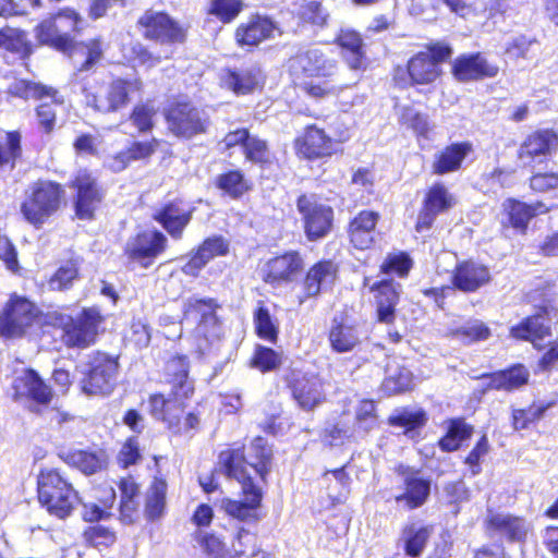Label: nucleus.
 Listing matches in <instances>:
<instances>
[{
	"label": "nucleus",
	"mask_w": 558,
	"mask_h": 558,
	"mask_svg": "<svg viewBox=\"0 0 558 558\" xmlns=\"http://www.w3.org/2000/svg\"><path fill=\"white\" fill-rule=\"evenodd\" d=\"M117 359L105 353H97L90 362V371L83 380L82 390L86 395H107L116 381L118 374Z\"/></svg>",
	"instance_id": "9d476101"
},
{
	"label": "nucleus",
	"mask_w": 558,
	"mask_h": 558,
	"mask_svg": "<svg viewBox=\"0 0 558 558\" xmlns=\"http://www.w3.org/2000/svg\"><path fill=\"white\" fill-rule=\"evenodd\" d=\"M12 387L17 401H29L34 405H47L52 398L50 387L32 369L17 375Z\"/></svg>",
	"instance_id": "dca6fc26"
},
{
	"label": "nucleus",
	"mask_w": 558,
	"mask_h": 558,
	"mask_svg": "<svg viewBox=\"0 0 558 558\" xmlns=\"http://www.w3.org/2000/svg\"><path fill=\"white\" fill-rule=\"evenodd\" d=\"M192 209L181 201L166 205L155 215V219L162 225L168 233L179 239L183 229L190 222Z\"/></svg>",
	"instance_id": "c756f323"
},
{
	"label": "nucleus",
	"mask_w": 558,
	"mask_h": 558,
	"mask_svg": "<svg viewBox=\"0 0 558 558\" xmlns=\"http://www.w3.org/2000/svg\"><path fill=\"white\" fill-rule=\"evenodd\" d=\"M229 251L228 242L221 236L205 240L196 254L183 266L184 274L197 276L199 270L214 257L223 256Z\"/></svg>",
	"instance_id": "7c9ffc66"
},
{
	"label": "nucleus",
	"mask_w": 558,
	"mask_h": 558,
	"mask_svg": "<svg viewBox=\"0 0 558 558\" xmlns=\"http://www.w3.org/2000/svg\"><path fill=\"white\" fill-rule=\"evenodd\" d=\"M9 93L21 98L53 99L56 104H63L64 99L59 92L50 86L24 80H15L9 86Z\"/></svg>",
	"instance_id": "37998d69"
},
{
	"label": "nucleus",
	"mask_w": 558,
	"mask_h": 558,
	"mask_svg": "<svg viewBox=\"0 0 558 558\" xmlns=\"http://www.w3.org/2000/svg\"><path fill=\"white\" fill-rule=\"evenodd\" d=\"M296 154L305 159L329 157L336 151L335 141L315 124L307 125L294 141Z\"/></svg>",
	"instance_id": "f8f14e48"
},
{
	"label": "nucleus",
	"mask_w": 558,
	"mask_h": 558,
	"mask_svg": "<svg viewBox=\"0 0 558 558\" xmlns=\"http://www.w3.org/2000/svg\"><path fill=\"white\" fill-rule=\"evenodd\" d=\"M301 89L315 100L338 97L344 87L337 83L335 76L313 75L300 77Z\"/></svg>",
	"instance_id": "f704fd0d"
},
{
	"label": "nucleus",
	"mask_w": 558,
	"mask_h": 558,
	"mask_svg": "<svg viewBox=\"0 0 558 558\" xmlns=\"http://www.w3.org/2000/svg\"><path fill=\"white\" fill-rule=\"evenodd\" d=\"M549 326L543 315H535L523 319L517 326H513L510 333L513 338L526 340L541 348V341L549 336Z\"/></svg>",
	"instance_id": "4c0bfd02"
},
{
	"label": "nucleus",
	"mask_w": 558,
	"mask_h": 558,
	"mask_svg": "<svg viewBox=\"0 0 558 558\" xmlns=\"http://www.w3.org/2000/svg\"><path fill=\"white\" fill-rule=\"evenodd\" d=\"M156 112L151 105H138L133 109L130 120L140 132H148L154 126Z\"/></svg>",
	"instance_id": "69168bd1"
},
{
	"label": "nucleus",
	"mask_w": 558,
	"mask_h": 558,
	"mask_svg": "<svg viewBox=\"0 0 558 558\" xmlns=\"http://www.w3.org/2000/svg\"><path fill=\"white\" fill-rule=\"evenodd\" d=\"M272 451L266 440L256 437L251 445L241 450L228 449L219 454V465L228 477L235 478L241 485L244 501L222 499L221 507L231 517L246 520L259 507L262 490L258 486L270 470Z\"/></svg>",
	"instance_id": "f257e3e1"
},
{
	"label": "nucleus",
	"mask_w": 558,
	"mask_h": 558,
	"mask_svg": "<svg viewBox=\"0 0 558 558\" xmlns=\"http://www.w3.org/2000/svg\"><path fill=\"white\" fill-rule=\"evenodd\" d=\"M299 13L304 21L319 26L325 25L329 16L326 9L316 0H304Z\"/></svg>",
	"instance_id": "338daca9"
},
{
	"label": "nucleus",
	"mask_w": 558,
	"mask_h": 558,
	"mask_svg": "<svg viewBox=\"0 0 558 558\" xmlns=\"http://www.w3.org/2000/svg\"><path fill=\"white\" fill-rule=\"evenodd\" d=\"M72 463L85 474H94L107 464V456L104 451L78 450L71 456Z\"/></svg>",
	"instance_id": "864d4df0"
},
{
	"label": "nucleus",
	"mask_w": 558,
	"mask_h": 558,
	"mask_svg": "<svg viewBox=\"0 0 558 558\" xmlns=\"http://www.w3.org/2000/svg\"><path fill=\"white\" fill-rule=\"evenodd\" d=\"M119 487L121 490V517L124 522L130 523L138 508L140 487L132 477L122 478Z\"/></svg>",
	"instance_id": "09e8293b"
},
{
	"label": "nucleus",
	"mask_w": 558,
	"mask_h": 558,
	"mask_svg": "<svg viewBox=\"0 0 558 558\" xmlns=\"http://www.w3.org/2000/svg\"><path fill=\"white\" fill-rule=\"evenodd\" d=\"M220 85L235 95L251 94L264 83L262 70L256 66L223 69L219 75Z\"/></svg>",
	"instance_id": "6ab92c4d"
},
{
	"label": "nucleus",
	"mask_w": 558,
	"mask_h": 558,
	"mask_svg": "<svg viewBox=\"0 0 558 558\" xmlns=\"http://www.w3.org/2000/svg\"><path fill=\"white\" fill-rule=\"evenodd\" d=\"M218 187L233 198H238L250 190L248 182L240 171L221 174L217 181Z\"/></svg>",
	"instance_id": "052dcab7"
},
{
	"label": "nucleus",
	"mask_w": 558,
	"mask_h": 558,
	"mask_svg": "<svg viewBox=\"0 0 558 558\" xmlns=\"http://www.w3.org/2000/svg\"><path fill=\"white\" fill-rule=\"evenodd\" d=\"M38 307L26 298L11 295L0 314V336L19 338L39 324Z\"/></svg>",
	"instance_id": "7ed1b4c3"
},
{
	"label": "nucleus",
	"mask_w": 558,
	"mask_h": 558,
	"mask_svg": "<svg viewBox=\"0 0 558 558\" xmlns=\"http://www.w3.org/2000/svg\"><path fill=\"white\" fill-rule=\"evenodd\" d=\"M488 525L511 542H525L527 535L533 531L532 523L526 519L509 513L492 514Z\"/></svg>",
	"instance_id": "c85d7f7f"
},
{
	"label": "nucleus",
	"mask_w": 558,
	"mask_h": 558,
	"mask_svg": "<svg viewBox=\"0 0 558 558\" xmlns=\"http://www.w3.org/2000/svg\"><path fill=\"white\" fill-rule=\"evenodd\" d=\"M447 336L464 344L486 340L490 336L489 328L478 319H470L464 323L453 322L447 329Z\"/></svg>",
	"instance_id": "ea45409f"
},
{
	"label": "nucleus",
	"mask_w": 558,
	"mask_h": 558,
	"mask_svg": "<svg viewBox=\"0 0 558 558\" xmlns=\"http://www.w3.org/2000/svg\"><path fill=\"white\" fill-rule=\"evenodd\" d=\"M74 184L77 189L76 214L82 219H90L101 201L95 180L87 171H80Z\"/></svg>",
	"instance_id": "a878e982"
},
{
	"label": "nucleus",
	"mask_w": 558,
	"mask_h": 558,
	"mask_svg": "<svg viewBox=\"0 0 558 558\" xmlns=\"http://www.w3.org/2000/svg\"><path fill=\"white\" fill-rule=\"evenodd\" d=\"M36 36L43 44H48L59 50L66 51L70 49V38L61 36L56 29L54 16L40 23L36 28Z\"/></svg>",
	"instance_id": "4d7b16f0"
},
{
	"label": "nucleus",
	"mask_w": 558,
	"mask_h": 558,
	"mask_svg": "<svg viewBox=\"0 0 558 558\" xmlns=\"http://www.w3.org/2000/svg\"><path fill=\"white\" fill-rule=\"evenodd\" d=\"M405 492L396 497L398 502L404 501L409 509L421 507L427 499L430 483L418 476L416 472L410 473L404 478Z\"/></svg>",
	"instance_id": "a19ab883"
},
{
	"label": "nucleus",
	"mask_w": 558,
	"mask_h": 558,
	"mask_svg": "<svg viewBox=\"0 0 558 558\" xmlns=\"http://www.w3.org/2000/svg\"><path fill=\"white\" fill-rule=\"evenodd\" d=\"M303 259L298 252H288L269 259L264 268V280L270 284H281L293 281L302 271Z\"/></svg>",
	"instance_id": "f3484780"
},
{
	"label": "nucleus",
	"mask_w": 558,
	"mask_h": 558,
	"mask_svg": "<svg viewBox=\"0 0 558 558\" xmlns=\"http://www.w3.org/2000/svg\"><path fill=\"white\" fill-rule=\"evenodd\" d=\"M377 291V316L378 320L385 324H391L395 319V306L399 300V286L392 281H381L371 287Z\"/></svg>",
	"instance_id": "e433bc0d"
},
{
	"label": "nucleus",
	"mask_w": 558,
	"mask_h": 558,
	"mask_svg": "<svg viewBox=\"0 0 558 558\" xmlns=\"http://www.w3.org/2000/svg\"><path fill=\"white\" fill-rule=\"evenodd\" d=\"M81 23V16L71 9H64L54 15L56 29L61 34V36H66L70 38V48L72 47L71 34L73 32L80 31Z\"/></svg>",
	"instance_id": "680f3d73"
},
{
	"label": "nucleus",
	"mask_w": 558,
	"mask_h": 558,
	"mask_svg": "<svg viewBox=\"0 0 558 558\" xmlns=\"http://www.w3.org/2000/svg\"><path fill=\"white\" fill-rule=\"evenodd\" d=\"M399 121L411 129L418 140H429L434 130V124L426 114H423L412 107H401L399 109Z\"/></svg>",
	"instance_id": "a18cd8bd"
},
{
	"label": "nucleus",
	"mask_w": 558,
	"mask_h": 558,
	"mask_svg": "<svg viewBox=\"0 0 558 558\" xmlns=\"http://www.w3.org/2000/svg\"><path fill=\"white\" fill-rule=\"evenodd\" d=\"M473 428L462 420H453L449 423L447 434L439 440V446L445 451H453L472 436Z\"/></svg>",
	"instance_id": "603ef678"
},
{
	"label": "nucleus",
	"mask_w": 558,
	"mask_h": 558,
	"mask_svg": "<svg viewBox=\"0 0 558 558\" xmlns=\"http://www.w3.org/2000/svg\"><path fill=\"white\" fill-rule=\"evenodd\" d=\"M433 533V529L421 523L407 524L402 530L401 539L409 557H420Z\"/></svg>",
	"instance_id": "79ce46f5"
},
{
	"label": "nucleus",
	"mask_w": 558,
	"mask_h": 558,
	"mask_svg": "<svg viewBox=\"0 0 558 558\" xmlns=\"http://www.w3.org/2000/svg\"><path fill=\"white\" fill-rule=\"evenodd\" d=\"M276 34H280V29L275 22L266 16L255 15L236 27L235 40L241 47L252 48L274 38Z\"/></svg>",
	"instance_id": "aec40b11"
},
{
	"label": "nucleus",
	"mask_w": 558,
	"mask_h": 558,
	"mask_svg": "<svg viewBox=\"0 0 558 558\" xmlns=\"http://www.w3.org/2000/svg\"><path fill=\"white\" fill-rule=\"evenodd\" d=\"M497 73L498 68L488 64L480 53L461 56L453 63V75L460 82L494 77Z\"/></svg>",
	"instance_id": "bb28decb"
},
{
	"label": "nucleus",
	"mask_w": 558,
	"mask_h": 558,
	"mask_svg": "<svg viewBox=\"0 0 558 558\" xmlns=\"http://www.w3.org/2000/svg\"><path fill=\"white\" fill-rule=\"evenodd\" d=\"M166 119L170 132L183 138L205 133L209 123L206 112L191 102L173 105L168 110Z\"/></svg>",
	"instance_id": "1a4fd4ad"
},
{
	"label": "nucleus",
	"mask_w": 558,
	"mask_h": 558,
	"mask_svg": "<svg viewBox=\"0 0 558 558\" xmlns=\"http://www.w3.org/2000/svg\"><path fill=\"white\" fill-rule=\"evenodd\" d=\"M78 276V263L74 259L61 265L47 281L49 290L62 291L72 287Z\"/></svg>",
	"instance_id": "6e6d98bb"
},
{
	"label": "nucleus",
	"mask_w": 558,
	"mask_h": 558,
	"mask_svg": "<svg viewBox=\"0 0 558 558\" xmlns=\"http://www.w3.org/2000/svg\"><path fill=\"white\" fill-rule=\"evenodd\" d=\"M489 280V269L484 264L474 260H464L457 264L452 275L454 288L463 292H474L487 284Z\"/></svg>",
	"instance_id": "4be33fe9"
},
{
	"label": "nucleus",
	"mask_w": 558,
	"mask_h": 558,
	"mask_svg": "<svg viewBox=\"0 0 558 558\" xmlns=\"http://www.w3.org/2000/svg\"><path fill=\"white\" fill-rule=\"evenodd\" d=\"M470 151L471 145L466 143L447 146L435 155V159L432 165L433 173L441 175L457 171Z\"/></svg>",
	"instance_id": "c9c22d12"
},
{
	"label": "nucleus",
	"mask_w": 558,
	"mask_h": 558,
	"mask_svg": "<svg viewBox=\"0 0 558 558\" xmlns=\"http://www.w3.org/2000/svg\"><path fill=\"white\" fill-rule=\"evenodd\" d=\"M166 243L167 238L161 232L147 230L128 241L125 253L131 259L148 266L145 260L159 255L165 250Z\"/></svg>",
	"instance_id": "412c9836"
},
{
	"label": "nucleus",
	"mask_w": 558,
	"mask_h": 558,
	"mask_svg": "<svg viewBox=\"0 0 558 558\" xmlns=\"http://www.w3.org/2000/svg\"><path fill=\"white\" fill-rule=\"evenodd\" d=\"M281 364V356L272 349L257 347L252 359V366L260 372H270Z\"/></svg>",
	"instance_id": "0e129e2a"
},
{
	"label": "nucleus",
	"mask_w": 558,
	"mask_h": 558,
	"mask_svg": "<svg viewBox=\"0 0 558 558\" xmlns=\"http://www.w3.org/2000/svg\"><path fill=\"white\" fill-rule=\"evenodd\" d=\"M292 393L304 410L314 409L325 399L323 383L315 375L293 374Z\"/></svg>",
	"instance_id": "b1692460"
},
{
	"label": "nucleus",
	"mask_w": 558,
	"mask_h": 558,
	"mask_svg": "<svg viewBox=\"0 0 558 558\" xmlns=\"http://www.w3.org/2000/svg\"><path fill=\"white\" fill-rule=\"evenodd\" d=\"M145 28V36L160 43H181L185 38V29L169 15L161 12H146L140 20Z\"/></svg>",
	"instance_id": "2eb2a0df"
},
{
	"label": "nucleus",
	"mask_w": 558,
	"mask_h": 558,
	"mask_svg": "<svg viewBox=\"0 0 558 558\" xmlns=\"http://www.w3.org/2000/svg\"><path fill=\"white\" fill-rule=\"evenodd\" d=\"M243 151L252 162H267L270 156L266 142L252 135H248Z\"/></svg>",
	"instance_id": "774afa93"
},
{
	"label": "nucleus",
	"mask_w": 558,
	"mask_h": 558,
	"mask_svg": "<svg viewBox=\"0 0 558 558\" xmlns=\"http://www.w3.org/2000/svg\"><path fill=\"white\" fill-rule=\"evenodd\" d=\"M104 322L98 307L83 308L75 318L68 317L62 322L63 342L68 347L86 348L94 343L98 333V328Z\"/></svg>",
	"instance_id": "0eeeda50"
},
{
	"label": "nucleus",
	"mask_w": 558,
	"mask_h": 558,
	"mask_svg": "<svg viewBox=\"0 0 558 558\" xmlns=\"http://www.w3.org/2000/svg\"><path fill=\"white\" fill-rule=\"evenodd\" d=\"M337 43L342 49V57L351 70H360L364 65L365 53L361 36L353 31H341Z\"/></svg>",
	"instance_id": "58836bf2"
},
{
	"label": "nucleus",
	"mask_w": 558,
	"mask_h": 558,
	"mask_svg": "<svg viewBox=\"0 0 558 558\" xmlns=\"http://www.w3.org/2000/svg\"><path fill=\"white\" fill-rule=\"evenodd\" d=\"M242 9V0H211L208 14L214 15L222 23H230L240 14Z\"/></svg>",
	"instance_id": "13d9d810"
},
{
	"label": "nucleus",
	"mask_w": 558,
	"mask_h": 558,
	"mask_svg": "<svg viewBox=\"0 0 558 558\" xmlns=\"http://www.w3.org/2000/svg\"><path fill=\"white\" fill-rule=\"evenodd\" d=\"M304 232L310 241L325 238L331 230L333 221L332 208L320 202L316 195H302L296 202Z\"/></svg>",
	"instance_id": "423d86ee"
},
{
	"label": "nucleus",
	"mask_w": 558,
	"mask_h": 558,
	"mask_svg": "<svg viewBox=\"0 0 558 558\" xmlns=\"http://www.w3.org/2000/svg\"><path fill=\"white\" fill-rule=\"evenodd\" d=\"M62 190L52 182L36 183L21 206L25 219L32 225H41L60 205Z\"/></svg>",
	"instance_id": "39448f33"
},
{
	"label": "nucleus",
	"mask_w": 558,
	"mask_h": 558,
	"mask_svg": "<svg viewBox=\"0 0 558 558\" xmlns=\"http://www.w3.org/2000/svg\"><path fill=\"white\" fill-rule=\"evenodd\" d=\"M457 203L456 196L442 183L433 184L426 192L423 208L417 216L416 231L432 227L436 217L450 210Z\"/></svg>",
	"instance_id": "9b49d317"
},
{
	"label": "nucleus",
	"mask_w": 558,
	"mask_h": 558,
	"mask_svg": "<svg viewBox=\"0 0 558 558\" xmlns=\"http://www.w3.org/2000/svg\"><path fill=\"white\" fill-rule=\"evenodd\" d=\"M94 497L98 499V502L85 501L83 499L82 505L84 507L83 517L86 521H97L105 518L107 510L110 509L116 499V492L112 487L95 488Z\"/></svg>",
	"instance_id": "c03bdc74"
},
{
	"label": "nucleus",
	"mask_w": 558,
	"mask_h": 558,
	"mask_svg": "<svg viewBox=\"0 0 558 558\" xmlns=\"http://www.w3.org/2000/svg\"><path fill=\"white\" fill-rule=\"evenodd\" d=\"M355 438V432L348 417H341L325 429L324 440L330 446H339Z\"/></svg>",
	"instance_id": "bf43d9fd"
},
{
	"label": "nucleus",
	"mask_w": 558,
	"mask_h": 558,
	"mask_svg": "<svg viewBox=\"0 0 558 558\" xmlns=\"http://www.w3.org/2000/svg\"><path fill=\"white\" fill-rule=\"evenodd\" d=\"M143 84L140 78L113 80L102 96H95L93 106L102 112L117 111L124 107L134 94L142 92Z\"/></svg>",
	"instance_id": "ddd939ff"
},
{
	"label": "nucleus",
	"mask_w": 558,
	"mask_h": 558,
	"mask_svg": "<svg viewBox=\"0 0 558 558\" xmlns=\"http://www.w3.org/2000/svg\"><path fill=\"white\" fill-rule=\"evenodd\" d=\"M502 207L507 211L509 222L514 229L524 232L530 220L541 214L549 210L543 203L525 204L515 199H507Z\"/></svg>",
	"instance_id": "473e14b6"
},
{
	"label": "nucleus",
	"mask_w": 558,
	"mask_h": 558,
	"mask_svg": "<svg viewBox=\"0 0 558 558\" xmlns=\"http://www.w3.org/2000/svg\"><path fill=\"white\" fill-rule=\"evenodd\" d=\"M361 341L359 328L347 320L335 318L329 330V342L333 351L344 353L352 351Z\"/></svg>",
	"instance_id": "72a5a7b5"
},
{
	"label": "nucleus",
	"mask_w": 558,
	"mask_h": 558,
	"mask_svg": "<svg viewBox=\"0 0 558 558\" xmlns=\"http://www.w3.org/2000/svg\"><path fill=\"white\" fill-rule=\"evenodd\" d=\"M337 274L338 267L331 260H322L313 265L303 282L305 296L314 298L330 289L337 279Z\"/></svg>",
	"instance_id": "393cba45"
},
{
	"label": "nucleus",
	"mask_w": 558,
	"mask_h": 558,
	"mask_svg": "<svg viewBox=\"0 0 558 558\" xmlns=\"http://www.w3.org/2000/svg\"><path fill=\"white\" fill-rule=\"evenodd\" d=\"M255 327L257 335L269 341H276L278 326L266 307L260 306L255 313Z\"/></svg>",
	"instance_id": "e2e57ef3"
},
{
	"label": "nucleus",
	"mask_w": 558,
	"mask_h": 558,
	"mask_svg": "<svg viewBox=\"0 0 558 558\" xmlns=\"http://www.w3.org/2000/svg\"><path fill=\"white\" fill-rule=\"evenodd\" d=\"M183 399L171 396L166 398L163 395H153L149 398L151 415L167 423L174 434L189 433L199 425V418L194 413H189L182 420Z\"/></svg>",
	"instance_id": "6e6552de"
},
{
	"label": "nucleus",
	"mask_w": 558,
	"mask_h": 558,
	"mask_svg": "<svg viewBox=\"0 0 558 558\" xmlns=\"http://www.w3.org/2000/svg\"><path fill=\"white\" fill-rule=\"evenodd\" d=\"M440 75V69L428 53H417L408 63V70L398 68L395 72V81L405 87L412 84H429Z\"/></svg>",
	"instance_id": "4468645a"
},
{
	"label": "nucleus",
	"mask_w": 558,
	"mask_h": 558,
	"mask_svg": "<svg viewBox=\"0 0 558 558\" xmlns=\"http://www.w3.org/2000/svg\"><path fill=\"white\" fill-rule=\"evenodd\" d=\"M425 422V412L422 410H396L388 418L391 426L403 428L405 434L413 433L416 428L422 427Z\"/></svg>",
	"instance_id": "5fc2aeb1"
},
{
	"label": "nucleus",
	"mask_w": 558,
	"mask_h": 558,
	"mask_svg": "<svg viewBox=\"0 0 558 558\" xmlns=\"http://www.w3.org/2000/svg\"><path fill=\"white\" fill-rule=\"evenodd\" d=\"M219 305L214 299H197L195 296L185 300L183 305V320L195 322V336L210 343L222 335V325L217 316Z\"/></svg>",
	"instance_id": "20e7f679"
},
{
	"label": "nucleus",
	"mask_w": 558,
	"mask_h": 558,
	"mask_svg": "<svg viewBox=\"0 0 558 558\" xmlns=\"http://www.w3.org/2000/svg\"><path fill=\"white\" fill-rule=\"evenodd\" d=\"M298 78L313 75L336 76L337 62L318 49H311L295 56L290 63Z\"/></svg>",
	"instance_id": "a211bd4d"
},
{
	"label": "nucleus",
	"mask_w": 558,
	"mask_h": 558,
	"mask_svg": "<svg viewBox=\"0 0 558 558\" xmlns=\"http://www.w3.org/2000/svg\"><path fill=\"white\" fill-rule=\"evenodd\" d=\"M558 147V136L548 130L538 131L523 142L519 158L524 166H532L535 159L550 155Z\"/></svg>",
	"instance_id": "5701e85b"
},
{
	"label": "nucleus",
	"mask_w": 558,
	"mask_h": 558,
	"mask_svg": "<svg viewBox=\"0 0 558 558\" xmlns=\"http://www.w3.org/2000/svg\"><path fill=\"white\" fill-rule=\"evenodd\" d=\"M189 367L185 355H175L167 362L166 372L173 388L170 395L172 398H189L192 395L193 385L189 379Z\"/></svg>",
	"instance_id": "2f4dec72"
},
{
	"label": "nucleus",
	"mask_w": 558,
	"mask_h": 558,
	"mask_svg": "<svg viewBox=\"0 0 558 558\" xmlns=\"http://www.w3.org/2000/svg\"><path fill=\"white\" fill-rule=\"evenodd\" d=\"M101 44L97 39L82 43L72 47L70 57L77 65L78 71L89 70L96 62L101 59Z\"/></svg>",
	"instance_id": "49530a36"
},
{
	"label": "nucleus",
	"mask_w": 558,
	"mask_h": 558,
	"mask_svg": "<svg viewBox=\"0 0 558 558\" xmlns=\"http://www.w3.org/2000/svg\"><path fill=\"white\" fill-rule=\"evenodd\" d=\"M38 499L47 511L59 519L69 517L82 504L72 485L56 470L43 471L38 476Z\"/></svg>",
	"instance_id": "f03ea898"
},
{
	"label": "nucleus",
	"mask_w": 558,
	"mask_h": 558,
	"mask_svg": "<svg viewBox=\"0 0 558 558\" xmlns=\"http://www.w3.org/2000/svg\"><path fill=\"white\" fill-rule=\"evenodd\" d=\"M529 372L523 366H515L506 372H499L483 378L488 380L487 386L492 389L512 390L527 381Z\"/></svg>",
	"instance_id": "de8ad7c7"
},
{
	"label": "nucleus",
	"mask_w": 558,
	"mask_h": 558,
	"mask_svg": "<svg viewBox=\"0 0 558 558\" xmlns=\"http://www.w3.org/2000/svg\"><path fill=\"white\" fill-rule=\"evenodd\" d=\"M413 387L412 373L399 365L389 364L387 367V376L383 383V389L389 393H399L407 391Z\"/></svg>",
	"instance_id": "8fccbe9b"
},
{
	"label": "nucleus",
	"mask_w": 558,
	"mask_h": 558,
	"mask_svg": "<svg viewBox=\"0 0 558 558\" xmlns=\"http://www.w3.org/2000/svg\"><path fill=\"white\" fill-rule=\"evenodd\" d=\"M167 484L163 480H155L148 490L145 514L149 520L162 517L166 509Z\"/></svg>",
	"instance_id": "3c124183"
},
{
	"label": "nucleus",
	"mask_w": 558,
	"mask_h": 558,
	"mask_svg": "<svg viewBox=\"0 0 558 558\" xmlns=\"http://www.w3.org/2000/svg\"><path fill=\"white\" fill-rule=\"evenodd\" d=\"M378 219L379 215L371 210H363L353 218L349 227V236L355 248L367 250L373 246Z\"/></svg>",
	"instance_id": "cd10ccee"
}]
</instances>
